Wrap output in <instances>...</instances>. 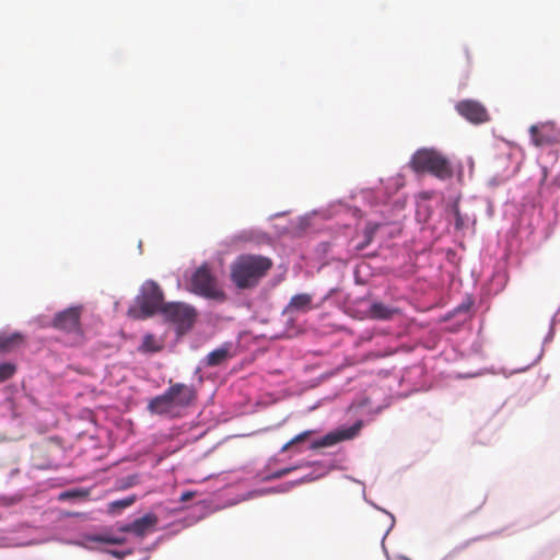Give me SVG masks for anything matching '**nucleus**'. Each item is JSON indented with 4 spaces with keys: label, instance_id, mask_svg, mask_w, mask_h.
<instances>
[{
    "label": "nucleus",
    "instance_id": "f257e3e1",
    "mask_svg": "<svg viewBox=\"0 0 560 560\" xmlns=\"http://www.w3.org/2000/svg\"><path fill=\"white\" fill-rule=\"evenodd\" d=\"M272 267L269 258L241 255L231 265V280L238 289L256 287Z\"/></svg>",
    "mask_w": 560,
    "mask_h": 560
},
{
    "label": "nucleus",
    "instance_id": "f03ea898",
    "mask_svg": "<svg viewBox=\"0 0 560 560\" xmlns=\"http://www.w3.org/2000/svg\"><path fill=\"white\" fill-rule=\"evenodd\" d=\"M410 167L416 173H429L441 180L451 179L454 168L446 155L435 149H419L411 160Z\"/></svg>",
    "mask_w": 560,
    "mask_h": 560
},
{
    "label": "nucleus",
    "instance_id": "7ed1b4c3",
    "mask_svg": "<svg viewBox=\"0 0 560 560\" xmlns=\"http://www.w3.org/2000/svg\"><path fill=\"white\" fill-rule=\"evenodd\" d=\"M163 302L164 295L161 288L156 282L149 280L142 284L140 293L136 298V306L129 308L128 313L135 318L144 319L156 312L162 313L165 305Z\"/></svg>",
    "mask_w": 560,
    "mask_h": 560
},
{
    "label": "nucleus",
    "instance_id": "20e7f679",
    "mask_svg": "<svg viewBox=\"0 0 560 560\" xmlns=\"http://www.w3.org/2000/svg\"><path fill=\"white\" fill-rule=\"evenodd\" d=\"M162 314L167 320L176 325L178 335L189 331L197 318L195 307L180 302L165 304L162 308Z\"/></svg>",
    "mask_w": 560,
    "mask_h": 560
},
{
    "label": "nucleus",
    "instance_id": "39448f33",
    "mask_svg": "<svg viewBox=\"0 0 560 560\" xmlns=\"http://www.w3.org/2000/svg\"><path fill=\"white\" fill-rule=\"evenodd\" d=\"M191 291L198 295L213 300H224V292L218 287L207 265L200 266L191 277Z\"/></svg>",
    "mask_w": 560,
    "mask_h": 560
},
{
    "label": "nucleus",
    "instance_id": "423d86ee",
    "mask_svg": "<svg viewBox=\"0 0 560 560\" xmlns=\"http://www.w3.org/2000/svg\"><path fill=\"white\" fill-rule=\"evenodd\" d=\"M82 310V306H71L57 313L54 317L52 326L65 332L82 336L80 323Z\"/></svg>",
    "mask_w": 560,
    "mask_h": 560
},
{
    "label": "nucleus",
    "instance_id": "0eeeda50",
    "mask_svg": "<svg viewBox=\"0 0 560 560\" xmlns=\"http://www.w3.org/2000/svg\"><path fill=\"white\" fill-rule=\"evenodd\" d=\"M532 143L535 147H548L560 143V130L553 122H541L529 128Z\"/></svg>",
    "mask_w": 560,
    "mask_h": 560
},
{
    "label": "nucleus",
    "instance_id": "6e6552de",
    "mask_svg": "<svg viewBox=\"0 0 560 560\" xmlns=\"http://www.w3.org/2000/svg\"><path fill=\"white\" fill-rule=\"evenodd\" d=\"M457 113L471 124L479 125L490 120L487 108L478 101L463 100L455 106Z\"/></svg>",
    "mask_w": 560,
    "mask_h": 560
},
{
    "label": "nucleus",
    "instance_id": "1a4fd4ad",
    "mask_svg": "<svg viewBox=\"0 0 560 560\" xmlns=\"http://www.w3.org/2000/svg\"><path fill=\"white\" fill-rule=\"evenodd\" d=\"M158 516L153 513H148L142 517L135 520L131 523L121 525L118 530L121 533H131L136 537L143 538L148 534L155 530L158 525Z\"/></svg>",
    "mask_w": 560,
    "mask_h": 560
},
{
    "label": "nucleus",
    "instance_id": "9d476101",
    "mask_svg": "<svg viewBox=\"0 0 560 560\" xmlns=\"http://www.w3.org/2000/svg\"><path fill=\"white\" fill-rule=\"evenodd\" d=\"M175 407L185 408L196 399V390L192 386L183 383L172 384L167 389Z\"/></svg>",
    "mask_w": 560,
    "mask_h": 560
},
{
    "label": "nucleus",
    "instance_id": "9b49d317",
    "mask_svg": "<svg viewBox=\"0 0 560 560\" xmlns=\"http://www.w3.org/2000/svg\"><path fill=\"white\" fill-rule=\"evenodd\" d=\"M234 357L232 352V345L225 342L219 348L209 352L203 359L205 366L214 368L224 364Z\"/></svg>",
    "mask_w": 560,
    "mask_h": 560
},
{
    "label": "nucleus",
    "instance_id": "f8f14e48",
    "mask_svg": "<svg viewBox=\"0 0 560 560\" xmlns=\"http://www.w3.org/2000/svg\"><path fill=\"white\" fill-rule=\"evenodd\" d=\"M175 408L176 407L167 390H165L162 395L152 398L148 405V409L151 413L160 416L170 415Z\"/></svg>",
    "mask_w": 560,
    "mask_h": 560
},
{
    "label": "nucleus",
    "instance_id": "ddd939ff",
    "mask_svg": "<svg viewBox=\"0 0 560 560\" xmlns=\"http://www.w3.org/2000/svg\"><path fill=\"white\" fill-rule=\"evenodd\" d=\"M352 435H353V433L351 432V430L330 432V433L326 434L325 436L314 441L311 445V448L317 450V448L332 446L343 440L352 438Z\"/></svg>",
    "mask_w": 560,
    "mask_h": 560
},
{
    "label": "nucleus",
    "instance_id": "4468645a",
    "mask_svg": "<svg viewBox=\"0 0 560 560\" xmlns=\"http://www.w3.org/2000/svg\"><path fill=\"white\" fill-rule=\"evenodd\" d=\"M397 313V310L382 302H373L369 308V317L378 320H388Z\"/></svg>",
    "mask_w": 560,
    "mask_h": 560
},
{
    "label": "nucleus",
    "instance_id": "2eb2a0df",
    "mask_svg": "<svg viewBox=\"0 0 560 560\" xmlns=\"http://www.w3.org/2000/svg\"><path fill=\"white\" fill-rule=\"evenodd\" d=\"M313 296L308 293L295 294L291 298L287 312L296 311V312H308L313 308L312 306Z\"/></svg>",
    "mask_w": 560,
    "mask_h": 560
},
{
    "label": "nucleus",
    "instance_id": "dca6fc26",
    "mask_svg": "<svg viewBox=\"0 0 560 560\" xmlns=\"http://www.w3.org/2000/svg\"><path fill=\"white\" fill-rule=\"evenodd\" d=\"M24 342V337L20 332H13L10 335L0 334V351L8 352L18 347H20Z\"/></svg>",
    "mask_w": 560,
    "mask_h": 560
},
{
    "label": "nucleus",
    "instance_id": "f3484780",
    "mask_svg": "<svg viewBox=\"0 0 560 560\" xmlns=\"http://www.w3.org/2000/svg\"><path fill=\"white\" fill-rule=\"evenodd\" d=\"M163 348V345L156 340L154 335L147 334L143 337L142 343L139 348L141 352H159Z\"/></svg>",
    "mask_w": 560,
    "mask_h": 560
},
{
    "label": "nucleus",
    "instance_id": "a211bd4d",
    "mask_svg": "<svg viewBox=\"0 0 560 560\" xmlns=\"http://www.w3.org/2000/svg\"><path fill=\"white\" fill-rule=\"evenodd\" d=\"M91 494L90 489L79 488V489H71L63 491L59 493L58 500L59 501H67L70 499H88Z\"/></svg>",
    "mask_w": 560,
    "mask_h": 560
},
{
    "label": "nucleus",
    "instance_id": "6ab92c4d",
    "mask_svg": "<svg viewBox=\"0 0 560 560\" xmlns=\"http://www.w3.org/2000/svg\"><path fill=\"white\" fill-rule=\"evenodd\" d=\"M136 501V497L135 495H130V497H127V498H124L121 500H116V501H113L108 504V512H116V511H120V510H124L130 505H132Z\"/></svg>",
    "mask_w": 560,
    "mask_h": 560
},
{
    "label": "nucleus",
    "instance_id": "aec40b11",
    "mask_svg": "<svg viewBox=\"0 0 560 560\" xmlns=\"http://www.w3.org/2000/svg\"><path fill=\"white\" fill-rule=\"evenodd\" d=\"M315 433V431L313 430H306V431H303L301 432L300 434L295 435L293 439H291L289 442H287L282 447H281V452L284 453L287 452L291 446L298 444V443H301V442H304L306 441L311 435H313Z\"/></svg>",
    "mask_w": 560,
    "mask_h": 560
},
{
    "label": "nucleus",
    "instance_id": "412c9836",
    "mask_svg": "<svg viewBox=\"0 0 560 560\" xmlns=\"http://www.w3.org/2000/svg\"><path fill=\"white\" fill-rule=\"evenodd\" d=\"M16 372V366L12 363L5 362L0 364V383L11 378Z\"/></svg>",
    "mask_w": 560,
    "mask_h": 560
},
{
    "label": "nucleus",
    "instance_id": "4be33fe9",
    "mask_svg": "<svg viewBox=\"0 0 560 560\" xmlns=\"http://www.w3.org/2000/svg\"><path fill=\"white\" fill-rule=\"evenodd\" d=\"M95 541L106 542L112 545H122L126 539L117 536H98L94 539Z\"/></svg>",
    "mask_w": 560,
    "mask_h": 560
},
{
    "label": "nucleus",
    "instance_id": "5701e85b",
    "mask_svg": "<svg viewBox=\"0 0 560 560\" xmlns=\"http://www.w3.org/2000/svg\"><path fill=\"white\" fill-rule=\"evenodd\" d=\"M294 469H295V467L283 468V469L279 470V471H276L272 475V477L273 478H281V477L288 475L289 472L293 471Z\"/></svg>",
    "mask_w": 560,
    "mask_h": 560
},
{
    "label": "nucleus",
    "instance_id": "b1692460",
    "mask_svg": "<svg viewBox=\"0 0 560 560\" xmlns=\"http://www.w3.org/2000/svg\"><path fill=\"white\" fill-rule=\"evenodd\" d=\"M195 492L192 491H185L180 494V498H179V501L180 502H187L189 501L190 499H192L195 497Z\"/></svg>",
    "mask_w": 560,
    "mask_h": 560
},
{
    "label": "nucleus",
    "instance_id": "393cba45",
    "mask_svg": "<svg viewBox=\"0 0 560 560\" xmlns=\"http://www.w3.org/2000/svg\"><path fill=\"white\" fill-rule=\"evenodd\" d=\"M374 231H375V229L366 231V241L363 245L359 246L360 249L364 248V246H366L369 243H371V241L373 238Z\"/></svg>",
    "mask_w": 560,
    "mask_h": 560
},
{
    "label": "nucleus",
    "instance_id": "a878e982",
    "mask_svg": "<svg viewBox=\"0 0 560 560\" xmlns=\"http://www.w3.org/2000/svg\"><path fill=\"white\" fill-rule=\"evenodd\" d=\"M129 553H131V551H127V552L117 551V550L112 551V555L118 559H122L125 557V555H129Z\"/></svg>",
    "mask_w": 560,
    "mask_h": 560
}]
</instances>
